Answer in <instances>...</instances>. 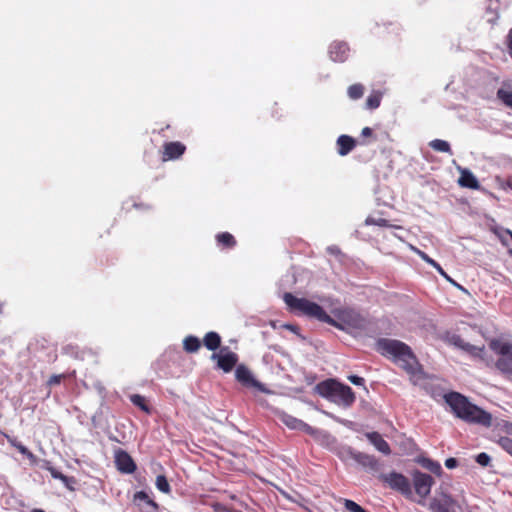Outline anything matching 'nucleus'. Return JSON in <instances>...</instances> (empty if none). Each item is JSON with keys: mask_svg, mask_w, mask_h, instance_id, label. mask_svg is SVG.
I'll use <instances>...</instances> for the list:
<instances>
[{"mask_svg": "<svg viewBox=\"0 0 512 512\" xmlns=\"http://www.w3.org/2000/svg\"><path fill=\"white\" fill-rule=\"evenodd\" d=\"M48 471L50 472L51 476L54 479L61 480L65 484L66 487L72 489L70 484L74 483V478L73 477H68V476L64 475L62 472L58 471L54 467H48Z\"/></svg>", "mask_w": 512, "mask_h": 512, "instance_id": "cd10ccee", "label": "nucleus"}, {"mask_svg": "<svg viewBox=\"0 0 512 512\" xmlns=\"http://www.w3.org/2000/svg\"><path fill=\"white\" fill-rule=\"evenodd\" d=\"M353 459L363 467L369 468L373 471L379 469V462L373 455H369L363 452H357L352 455Z\"/></svg>", "mask_w": 512, "mask_h": 512, "instance_id": "6ab92c4d", "label": "nucleus"}, {"mask_svg": "<svg viewBox=\"0 0 512 512\" xmlns=\"http://www.w3.org/2000/svg\"><path fill=\"white\" fill-rule=\"evenodd\" d=\"M457 505V501L451 494L440 489L429 500L428 509L431 512H456L455 507Z\"/></svg>", "mask_w": 512, "mask_h": 512, "instance_id": "1a4fd4ad", "label": "nucleus"}, {"mask_svg": "<svg viewBox=\"0 0 512 512\" xmlns=\"http://www.w3.org/2000/svg\"><path fill=\"white\" fill-rule=\"evenodd\" d=\"M130 401L137 407H139L142 411L149 413L150 409L146 403L145 397L140 394H133L130 396Z\"/></svg>", "mask_w": 512, "mask_h": 512, "instance_id": "c756f323", "label": "nucleus"}, {"mask_svg": "<svg viewBox=\"0 0 512 512\" xmlns=\"http://www.w3.org/2000/svg\"><path fill=\"white\" fill-rule=\"evenodd\" d=\"M379 480L392 490L401 493L405 498H412V488L410 480L403 474L398 472H390L388 474H380Z\"/></svg>", "mask_w": 512, "mask_h": 512, "instance_id": "423d86ee", "label": "nucleus"}, {"mask_svg": "<svg viewBox=\"0 0 512 512\" xmlns=\"http://www.w3.org/2000/svg\"><path fill=\"white\" fill-rule=\"evenodd\" d=\"M458 465V461L455 459V458H448L446 459L445 461V466L448 468V469H453L455 467H457Z\"/></svg>", "mask_w": 512, "mask_h": 512, "instance_id": "79ce46f5", "label": "nucleus"}, {"mask_svg": "<svg viewBox=\"0 0 512 512\" xmlns=\"http://www.w3.org/2000/svg\"><path fill=\"white\" fill-rule=\"evenodd\" d=\"M455 346L459 347L462 350H465V347L469 344L465 342L461 337L457 336L454 339Z\"/></svg>", "mask_w": 512, "mask_h": 512, "instance_id": "a19ab883", "label": "nucleus"}, {"mask_svg": "<svg viewBox=\"0 0 512 512\" xmlns=\"http://www.w3.org/2000/svg\"><path fill=\"white\" fill-rule=\"evenodd\" d=\"M496 95L505 106L512 109V88L502 87L497 90Z\"/></svg>", "mask_w": 512, "mask_h": 512, "instance_id": "393cba45", "label": "nucleus"}, {"mask_svg": "<svg viewBox=\"0 0 512 512\" xmlns=\"http://www.w3.org/2000/svg\"><path fill=\"white\" fill-rule=\"evenodd\" d=\"M490 461V456L485 452L479 453L476 456V462L483 467L488 466L490 464Z\"/></svg>", "mask_w": 512, "mask_h": 512, "instance_id": "e433bc0d", "label": "nucleus"}, {"mask_svg": "<svg viewBox=\"0 0 512 512\" xmlns=\"http://www.w3.org/2000/svg\"><path fill=\"white\" fill-rule=\"evenodd\" d=\"M489 348L497 355L492 367L512 379V342L493 339L489 342Z\"/></svg>", "mask_w": 512, "mask_h": 512, "instance_id": "39448f33", "label": "nucleus"}, {"mask_svg": "<svg viewBox=\"0 0 512 512\" xmlns=\"http://www.w3.org/2000/svg\"><path fill=\"white\" fill-rule=\"evenodd\" d=\"M429 146L435 151L452 154L450 144L445 140L434 139L429 143Z\"/></svg>", "mask_w": 512, "mask_h": 512, "instance_id": "bb28decb", "label": "nucleus"}, {"mask_svg": "<svg viewBox=\"0 0 512 512\" xmlns=\"http://www.w3.org/2000/svg\"><path fill=\"white\" fill-rule=\"evenodd\" d=\"M70 347H71V346H66V347L64 348V350L67 352V350H68Z\"/></svg>", "mask_w": 512, "mask_h": 512, "instance_id": "8fccbe9b", "label": "nucleus"}, {"mask_svg": "<svg viewBox=\"0 0 512 512\" xmlns=\"http://www.w3.org/2000/svg\"><path fill=\"white\" fill-rule=\"evenodd\" d=\"M412 483L415 490V493L419 496L418 504L424 505L425 499L431 492V488L434 485L435 481L433 477L429 474L423 473L419 470H415L412 473Z\"/></svg>", "mask_w": 512, "mask_h": 512, "instance_id": "6e6552de", "label": "nucleus"}, {"mask_svg": "<svg viewBox=\"0 0 512 512\" xmlns=\"http://www.w3.org/2000/svg\"><path fill=\"white\" fill-rule=\"evenodd\" d=\"M315 390L321 397L343 407H351L356 400L350 386L332 378L319 382Z\"/></svg>", "mask_w": 512, "mask_h": 512, "instance_id": "7ed1b4c3", "label": "nucleus"}, {"mask_svg": "<svg viewBox=\"0 0 512 512\" xmlns=\"http://www.w3.org/2000/svg\"><path fill=\"white\" fill-rule=\"evenodd\" d=\"M236 379L243 385L250 386L254 385V379L250 370L244 365H239L235 371Z\"/></svg>", "mask_w": 512, "mask_h": 512, "instance_id": "5701e85b", "label": "nucleus"}, {"mask_svg": "<svg viewBox=\"0 0 512 512\" xmlns=\"http://www.w3.org/2000/svg\"><path fill=\"white\" fill-rule=\"evenodd\" d=\"M155 485L159 491L165 494H169L171 492L170 484L164 475H158L156 477Z\"/></svg>", "mask_w": 512, "mask_h": 512, "instance_id": "7c9ffc66", "label": "nucleus"}, {"mask_svg": "<svg viewBox=\"0 0 512 512\" xmlns=\"http://www.w3.org/2000/svg\"><path fill=\"white\" fill-rule=\"evenodd\" d=\"M344 507L350 512H367L359 504L349 499L344 500Z\"/></svg>", "mask_w": 512, "mask_h": 512, "instance_id": "f704fd0d", "label": "nucleus"}, {"mask_svg": "<svg viewBox=\"0 0 512 512\" xmlns=\"http://www.w3.org/2000/svg\"><path fill=\"white\" fill-rule=\"evenodd\" d=\"M501 187L503 189H510V190H512V177H508L507 179L502 181Z\"/></svg>", "mask_w": 512, "mask_h": 512, "instance_id": "c03bdc74", "label": "nucleus"}, {"mask_svg": "<svg viewBox=\"0 0 512 512\" xmlns=\"http://www.w3.org/2000/svg\"><path fill=\"white\" fill-rule=\"evenodd\" d=\"M474 358H479L486 366L492 367L494 363V359L491 355H489L488 351L485 350V347H477L472 344H468L465 347V350Z\"/></svg>", "mask_w": 512, "mask_h": 512, "instance_id": "2eb2a0df", "label": "nucleus"}, {"mask_svg": "<svg viewBox=\"0 0 512 512\" xmlns=\"http://www.w3.org/2000/svg\"><path fill=\"white\" fill-rule=\"evenodd\" d=\"M499 445L507 451L510 455H512V439L509 437H501L498 440Z\"/></svg>", "mask_w": 512, "mask_h": 512, "instance_id": "c9c22d12", "label": "nucleus"}, {"mask_svg": "<svg viewBox=\"0 0 512 512\" xmlns=\"http://www.w3.org/2000/svg\"><path fill=\"white\" fill-rule=\"evenodd\" d=\"M506 47H507V53L512 59V28L509 30L507 36H506Z\"/></svg>", "mask_w": 512, "mask_h": 512, "instance_id": "58836bf2", "label": "nucleus"}, {"mask_svg": "<svg viewBox=\"0 0 512 512\" xmlns=\"http://www.w3.org/2000/svg\"><path fill=\"white\" fill-rule=\"evenodd\" d=\"M185 151L186 146L179 141L166 142L162 146V161L166 162L179 159Z\"/></svg>", "mask_w": 512, "mask_h": 512, "instance_id": "9b49d317", "label": "nucleus"}, {"mask_svg": "<svg viewBox=\"0 0 512 512\" xmlns=\"http://www.w3.org/2000/svg\"><path fill=\"white\" fill-rule=\"evenodd\" d=\"M348 380L354 384V385H357V386H364L365 384V381L362 377H359L357 375H350L348 376Z\"/></svg>", "mask_w": 512, "mask_h": 512, "instance_id": "ea45409f", "label": "nucleus"}, {"mask_svg": "<svg viewBox=\"0 0 512 512\" xmlns=\"http://www.w3.org/2000/svg\"><path fill=\"white\" fill-rule=\"evenodd\" d=\"M133 503L141 511L157 512L159 510V504L151 499L145 491H137L133 495Z\"/></svg>", "mask_w": 512, "mask_h": 512, "instance_id": "f8f14e48", "label": "nucleus"}, {"mask_svg": "<svg viewBox=\"0 0 512 512\" xmlns=\"http://www.w3.org/2000/svg\"><path fill=\"white\" fill-rule=\"evenodd\" d=\"M499 237L502 244L509 249V254L512 255V231L505 230Z\"/></svg>", "mask_w": 512, "mask_h": 512, "instance_id": "72a5a7b5", "label": "nucleus"}, {"mask_svg": "<svg viewBox=\"0 0 512 512\" xmlns=\"http://www.w3.org/2000/svg\"><path fill=\"white\" fill-rule=\"evenodd\" d=\"M421 258L426 261L428 264H430L431 266H436V261L433 260L432 258H430L427 254H425L424 252H419Z\"/></svg>", "mask_w": 512, "mask_h": 512, "instance_id": "37998d69", "label": "nucleus"}, {"mask_svg": "<svg viewBox=\"0 0 512 512\" xmlns=\"http://www.w3.org/2000/svg\"><path fill=\"white\" fill-rule=\"evenodd\" d=\"M218 246L225 249L234 248L237 244L235 237L229 232H221L215 236Z\"/></svg>", "mask_w": 512, "mask_h": 512, "instance_id": "412c9836", "label": "nucleus"}, {"mask_svg": "<svg viewBox=\"0 0 512 512\" xmlns=\"http://www.w3.org/2000/svg\"><path fill=\"white\" fill-rule=\"evenodd\" d=\"M67 377L66 374H54L47 381L48 386L58 385L63 379Z\"/></svg>", "mask_w": 512, "mask_h": 512, "instance_id": "4c0bfd02", "label": "nucleus"}, {"mask_svg": "<svg viewBox=\"0 0 512 512\" xmlns=\"http://www.w3.org/2000/svg\"><path fill=\"white\" fill-rule=\"evenodd\" d=\"M349 46L345 42H333L329 47L330 58L334 62H344L349 55Z\"/></svg>", "mask_w": 512, "mask_h": 512, "instance_id": "4468645a", "label": "nucleus"}, {"mask_svg": "<svg viewBox=\"0 0 512 512\" xmlns=\"http://www.w3.org/2000/svg\"><path fill=\"white\" fill-rule=\"evenodd\" d=\"M203 344L208 350L215 351L221 346V336L217 332L210 331L205 334Z\"/></svg>", "mask_w": 512, "mask_h": 512, "instance_id": "4be33fe9", "label": "nucleus"}, {"mask_svg": "<svg viewBox=\"0 0 512 512\" xmlns=\"http://www.w3.org/2000/svg\"><path fill=\"white\" fill-rule=\"evenodd\" d=\"M201 348V341L198 337L188 335L183 340V349L187 353H196Z\"/></svg>", "mask_w": 512, "mask_h": 512, "instance_id": "b1692460", "label": "nucleus"}, {"mask_svg": "<svg viewBox=\"0 0 512 512\" xmlns=\"http://www.w3.org/2000/svg\"><path fill=\"white\" fill-rule=\"evenodd\" d=\"M282 421L290 429L301 430L308 434H314V429L310 425L291 415H284L282 417Z\"/></svg>", "mask_w": 512, "mask_h": 512, "instance_id": "a211bd4d", "label": "nucleus"}, {"mask_svg": "<svg viewBox=\"0 0 512 512\" xmlns=\"http://www.w3.org/2000/svg\"><path fill=\"white\" fill-rule=\"evenodd\" d=\"M382 94L378 91L371 93L366 100V108L373 110L380 106Z\"/></svg>", "mask_w": 512, "mask_h": 512, "instance_id": "c85d7f7f", "label": "nucleus"}, {"mask_svg": "<svg viewBox=\"0 0 512 512\" xmlns=\"http://www.w3.org/2000/svg\"><path fill=\"white\" fill-rule=\"evenodd\" d=\"M336 144L338 154L345 156L356 147V140L349 135H340L336 141Z\"/></svg>", "mask_w": 512, "mask_h": 512, "instance_id": "f3484780", "label": "nucleus"}, {"mask_svg": "<svg viewBox=\"0 0 512 512\" xmlns=\"http://www.w3.org/2000/svg\"><path fill=\"white\" fill-rule=\"evenodd\" d=\"M442 276H444L446 279L450 280L449 276L446 274V272L443 270V268L436 263V266H433Z\"/></svg>", "mask_w": 512, "mask_h": 512, "instance_id": "49530a36", "label": "nucleus"}, {"mask_svg": "<svg viewBox=\"0 0 512 512\" xmlns=\"http://www.w3.org/2000/svg\"><path fill=\"white\" fill-rule=\"evenodd\" d=\"M421 464L424 468L437 476H440L443 472L440 463L432 459L425 458L422 460Z\"/></svg>", "mask_w": 512, "mask_h": 512, "instance_id": "a878e982", "label": "nucleus"}, {"mask_svg": "<svg viewBox=\"0 0 512 512\" xmlns=\"http://www.w3.org/2000/svg\"><path fill=\"white\" fill-rule=\"evenodd\" d=\"M458 184L461 187L478 190L480 188L479 181L474 174L468 169H460V177Z\"/></svg>", "mask_w": 512, "mask_h": 512, "instance_id": "dca6fc26", "label": "nucleus"}, {"mask_svg": "<svg viewBox=\"0 0 512 512\" xmlns=\"http://www.w3.org/2000/svg\"><path fill=\"white\" fill-rule=\"evenodd\" d=\"M366 225H375L379 227H395V228H401L400 226H393L389 224L388 220L384 218H374V217H367L365 220Z\"/></svg>", "mask_w": 512, "mask_h": 512, "instance_id": "473e14b6", "label": "nucleus"}, {"mask_svg": "<svg viewBox=\"0 0 512 512\" xmlns=\"http://www.w3.org/2000/svg\"><path fill=\"white\" fill-rule=\"evenodd\" d=\"M211 358L217 359V367L226 373L230 372L238 362L237 354L231 351L223 355L213 353Z\"/></svg>", "mask_w": 512, "mask_h": 512, "instance_id": "ddd939ff", "label": "nucleus"}, {"mask_svg": "<svg viewBox=\"0 0 512 512\" xmlns=\"http://www.w3.org/2000/svg\"><path fill=\"white\" fill-rule=\"evenodd\" d=\"M114 462L117 470L124 474H132L137 469L136 463L130 454L121 448L114 450Z\"/></svg>", "mask_w": 512, "mask_h": 512, "instance_id": "9d476101", "label": "nucleus"}, {"mask_svg": "<svg viewBox=\"0 0 512 512\" xmlns=\"http://www.w3.org/2000/svg\"><path fill=\"white\" fill-rule=\"evenodd\" d=\"M366 437L381 453L385 455H389L391 453L388 442L378 432L366 433Z\"/></svg>", "mask_w": 512, "mask_h": 512, "instance_id": "aec40b11", "label": "nucleus"}, {"mask_svg": "<svg viewBox=\"0 0 512 512\" xmlns=\"http://www.w3.org/2000/svg\"><path fill=\"white\" fill-rule=\"evenodd\" d=\"M364 86L360 83L353 84L348 88V95L351 99L356 100L363 96Z\"/></svg>", "mask_w": 512, "mask_h": 512, "instance_id": "2f4dec72", "label": "nucleus"}, {"mask_svg": "<svg viewBox=\"0 0 512 512\" xmlns=\"http://www.w3.org/2000/svg\"><path fill=\"white\" fill-rule=\"evenodd\" d=\"M32 512H45V511L42 509H33Z\"/></svg>", "mask_w": 512, "mask_h": 512, "instance_id": "09e8293b", "label": "nucleus"}, {"mask_svg": "<svg viewBox=\"0 0 512 512\" xmlns=\"http://www.w3.org/2000/svg\"><path fill=\"white\" fill-rule=\"evenodd\" d=\"M445 402L450 406L456 417L467 423L490 427L492 415L477 405L471 403L467 397L458 392H449L444 395Z\"/></svg>", "mask_w": 512, "mask_h": 512, "instance_id": "f03ea898", "label": "nucleus"}, {"mask_svg": "<svg viewBox=\"0 0 512 512\" xmlns=\"http://www.w3.org/2000/svg\"><path fill=\"white\" fill-rule=\"evenodd\" d=\"M16 448L18 449V451L22 454H31L29 452V450L27 449V447H25L24 445L22 444H19V445H16Z\"/></svg>", "mask_w": 512, "mask_h": 512, "instance_id": "de8ad7c7", "label": "nucleus"}, {"mask_svg": "<svg viewBox=\"0 0 512 512\" xmlns=\"http://www.w3.org/2000/svg\"><path fill=\"white\" fill-rule=\"evenodd\" d=\"M336 324L337 328L342 330H365L367 327V320L359 312L354 309L346 308L339 312Z\"/></svg>", "mask_w": 512, "mask_h": 512, "instance_id": "0eeeda50", "label": "nucleus"}, {"mask_svg": "<svg viewBox=\"0 0 512 512\" xmlns=\"http://www.w3.org/2000/svg\"><path fill=\"white\" fill-rule=\"evenodd\" d=\"M283 300L288 306L289 310L294 314L306 315L311 318H316L321 322L328 323L334 327H338L336 321L331 318L319 304L315 302H312L306 298H298L291 293H285Z\"/></svg>", "mask_w": 512, "mask_h": 512, "instance_id": "20e7f679", "label": "nucleus"}, {"mask_svg": "<svg viewBox=\"0 0 512 512\" xmlns=\"http://www.w3.org/2000/svg\"><path fill=\"white\" fill-rule=\"evenodd\" d=\"M377 346L382 355L391 356L393 361L412 378H420L422 374L421 366L407 344L399 340L380 339Z\"/></svg>", "mask_w": 512, "mask_h": 512, "instance_id": "f257e3e1", "label": "nucleus"}, {"mask_svg": "<svg viewBox=\"0 0 512 512\" xmlns=\"http://www.w3.org/2000/svg\"><path fill=\"white\" fill-rule=\"evenodd\" d=\"M373 133L372 129L370 127H364L361 131V135L364 137H369Z\"/></svg>", "mask_w": 512, "mask_h": 512, "instance_id": "a18cd8bd", "label": "nucleus"}]
</instances>
